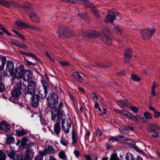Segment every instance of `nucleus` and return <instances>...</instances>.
<instances>
[{
	"instance_id": "3c124183",
	"label": "nucleus",
	"mask_w": 160,
	"mask_h": 160,
	"mask_svg": "<svg viewBox=\"0 0 160 160\" xmlns=\"http://www.w3.org/2000/svg\"><path fill=\"white\" fill-rule=\"evenodd\" d=\"M144 115L145 118L147 119H151L152 118L151 114L148 112H145Z\"/></svg>"
},
{
	"instance_id": "20e7f679",
	"label": "nucleus",
	"mask_w": 160,
	"mask_h": 160,
	"mask_svg": "<svg viewBox=\"0 0 160 160\" xmlns=\"http://www.w3.org/2000/svg\"><path fill=\"white\" fill-rule=\"evenodd\" d=\"M6 70L4 72V75L8 76H12L13 72L14 70V65L13 62L11 60H8L6 62Z\"/></svg>"
},
{
	"instance_id": "6ab92c4d",
	"label": "nucleus",
	"mask_w": 160,
	"mask_h": 160,
	"mask_svg": "<svg viewBox=\"0 0 160 160\" xmlns=\"http://www.w3.org/2000/svg\"><path fill=\"white\" fill-rule=\"evenodd\" d=\"M32 5L29 2H25L23 3L22 7L26 11L27 14L28 12H31L32 10H34L31 7Z\"/></svg>"
},
{
	"instance_id": "680f3d73",
	"label": "nucleus",
	"mask_w": 160,
	"mask_h": 160,
	"mask_svg": "<svg viewBox=\"0 0 160 160\" xmlns=\"http://www.w3.org/2000/svg\"><path fill=\"white\" fill-rule=\"evenodd\" d=\"M47 153V152L46 149H45L44 151H40L39 153L40 155V156H41L43 157V156H45L46 155L48 154Z\"/></svg>"
},
{
	"instance_id": "774afa93",
	"label": "nucleus",
	"mask_w": 160,
	"mask_h": 160,
	"mask_svg": "<svg viewBox=\"0 0 160 160\" xmlns=\"http://www.w3.org/2000/svg\"><path fill=\"white\" fill-rule=\"evenodd\" d=\"M74 154L75 156L77 157V158H78L80 155L79 152L78 150H75L74 152Z\"/></svg>"
},
{
	"instance_id": "a211bd4d",
	"label": "nucleus",
	"mask_w": 160,
	"mask_h": 160,
	"mask_svg": "<svg viewBox=\"0 0 160 160\" xmlns=\"http://www.w3.org/2000/svg\"><path fill=\"white\" fill-rule=\"evenodd\" d=\"M125 63L128 62L132 56L131 51L129 48H127L124 50Z\"/></svg>"
},
{
	"instance_id": "cd10ccee",
	"label": "nucleus",
	"mask_w": 160,
	"mask_h": 160,
	"mask_svg": "<svg viewBox=\"0 0 160 160\" xmlns=\"http://www.w3.org/2000/svg\"><path fill=\"white\" fill-rule=\"evenodd\" d=\"M6 62V58L4 57H0V71L4 69L5 65Z\"/></svg>"
},
{
	"instance_id": "7c9ffc66",
	"label": "nucleus",
	"mask_w": 160,
	"mask_h": 160,
	"mask_svg": "<svg viewBox=\"0 0 160 160\" xmlns=\"http://www.w3.org/2000/svg\"><path fill=\"white\" fill-rule=\"evenodd\" d=\"M48 91L47 90L38 91V94L41 96V99H45L46 98Z\"/></svg>"
},
{
	"instance_id": "4c0bfd02",
	"label": "nucleus",
	"mask_w": 160,
	"mask_h": 160,
	"mask_svg": "<svg viewBox=\"0 0 160 160\" xmlns=\"http://www.w3.org/2000/svg\"><path fill=\"white\" fill-rule=\"evenodd\" d=\"M126 160H134V157L133 154L130 153H127L125 156Z\"/></svg>"
},
{
	"instance_id": "9d476101",
	"label": "nucleus",
	"mask_w": 160,
	"mask_h": 160,
	"mask_svg": "<svg viewBox=\"0 0 160 160\" xmlns=\"http://www.w3.org/2000/svg\"><path fill=\"white\" fill-rule=\"evenodd\" d=\"M0 3L8 8H10V5L14 8H20L21 7V4L13 1H11L9 2L5 0H0Z\"/></svg>"
},
{
	"instance_id": "49530a36",
	"label": "nucleus",
	"mask_w": 160,
	"mask_h": 160,
	"mask_svg": "<svg viewBox=\"0 0 160 160\" xmlns=\"http://www.w3.org/2000/svg\"><path fill=\"white\" fill-rule=\"evenodd\" d=\"M6 156L5 152L0 150V160H5Z\"/></svg>"
},
{
	"instance_id": "0e129e2a",
	"label": "nucleus",
	"mask_w": 160,
	"mask_h": 160,
	"mask_svg": "<svg viewBox=\"0 0 160 160\" xmlns=\"http://www.w3.org/2000/svg\"><path fill=\"white\" fill-rule=\"evenodd\" d=\"M60 63L64 66H69L70 65V63L68 62L62 61L60 62Z\"/></svg>"
},
{
	"instance_id": "ddd939ff",
	"label": "nucleus",
	"mask_w": 160,
	"mask_h": 160,
	"mask_svg": "<svg viewBox=\"0 0 160 160\" xmlns=\"http://www.w3.org/2000/svg\"><path fill=\"white\" fill-rule=\"evenodd\" d=\"M8 156L12 160H21L22 159V154H18L13 151L11 150L8 153Z\"/></svg>"
},
{
	"instance_id": "c85d7f7f",
	"label": "nucleus",
	"mask_w": 160,
	"mask_h": 160,
	"mask_svg": "<svg viewBox=\"0 0 160 160\" xmlns=\"http://www.w3.org/2000/svg\"><path fill=\"white\" fill-rule=\"evenodd\" d=\"M54 130L55 133L58 135L60 134L61 127L60 123L57 122L54 125Z\"/></svg>"
},
{
	"instance_id": "603ef678",
	"label": "nucleus",
	"mask_w": 160,
	"mask_h": 160,
	"mask_svg": "<svg viewBox=\"0 0 160 160\" xmlns=\"http://www.w3.org/2000/svg\"><path fill=\"white\" fill-rule=\"evenodd\" d=\"M110 160H119L117 154L115 153L111 155Z\"/></svg>"
},
{
	"instance_id": "0eeeda50",
	"label": "nucleus",
	"mask_w": 160,
	"mask_h": 160,
	"mask_svg": "<svg viewBox=\"0 0 160 160\" xmlns=\"http://www.w3.org/2000/svg\"><path fill=\"white\" fill-rule=\"evenodd\" d=\"M72 121L70 119H63L62 121V129L66 133H68L71 126Z\"/></svg>"
},
{
	"instance_id": "412c9836",
	"label": "nucleus",
	"mask_w": 160,
	"mask_h": 160,
	"mask_svg": "<svg viewBox=\"0 0 160 160\" xmlns=\"http://www.w3.org/2000/svg\"><path fill=\"white\" fill-rule=\"evenodd\" d=\"M1 130L5 131H8L9 130L10 127L9 124L4 121H2L0 123Z\"/></svg>"
},
{
	"instance_id": "2f4dec72",
	"label": "nucleus",
	"mask_w": 160,
	"mask_h": 160,
	"mask_svg": "<svg viewBox=\"0 0 160 160\" xmlns=\"http://www.w3.org/2000/svg\"><path fill=\"white\" fill-rule=\"evenodd\" d=\"M15 24L18 28H28V25H27L23 22H16Z\"/></svg>"
},
{
	"instance_id": "f3484780",
	"label": "nucleus",
	"mask_w": 160,
	"mask_h": 160,
	"mask_svg": "<svg viewBox=\"0 0 160 160\" xmlns=\"http://www.w3.org/2000/svg\"><path fill=\"white\" fill-rule=\"evenodd\" d=\"M32 71L27 69L24 70L23 73V75L22 78H23L24 81H26L27 80H30L32 78Z\"/></svg>"
},
{
	"instance_id": "9b49d317",
	"label": "nucleus",
	"mask_w": 160,
	"mask_h": 160,
	"mask_svg": "<svg viewBox=\"0 0 160 160\" xmlns=\"http://www.w3.org/2000/svg\"><path fill=\"white\" fill-rule=\"evenodd\" d=\"M34 152L33 150L28 148L25 152V156L22 154V159L21 160H31L33 158Z\"/></svg>"
},
{
	"instance_id": "39448f33",
	"label": "nucleus",
	"mask_w": 160,
	"mask_h": 160,
	"mask_svg": "<svg viewBox=\"0 0 160 160\" xmlns=\"http://www.w3.org/2000/svg\"><path fill=\"white\" fill-rule=\"evenodd\" d=\"M24 70V66L23 65H20L18 68L14 70L12 76L18 79L21 78L23 75Z\"/></svg>"
},
{
	"instance_id": "4d7b16f0",
	"label": "nucleus",
	"mask_w": 160,
	"mask_h": 160,
	"mask_svg": "<svg viewBox=\"0 0 160 160\" xmlns=\"http://www.w3.org/2000/svg\"><path fill=\"white\" fill-rule=\"evenodd\" d=\"M92 96L95 102H97L98 100V97L94 93H92Z\"/></svg>"
},
{
	"instance_id": "7ed1b4c3",
	"label": "nucleus",
	"mask_w": 160,
	"mask_h": 160,
	"mask_svg": "<svg viewBox=\"0 0 160 160\" xmlns=\"http://www.w3.org/2000/svg\"><path fill=\"white\" fill-rule=\"evenodd\" d=\"M79 35L83 36L85 38H94L98 37L100 35V33L98 31L95 30H89L87 33L82 31L79 32Z\"/></svg>"
},
{
	"instance_id": "a18cd8bd",
	"label": "nucleus",
	"mask_w": 160,
	"mask_h": 160,
	"mask_svg": "<svg viewBox=\"0 0 160 160\" xmlns=\"http://www.w3.org/2000/svg\"><path fill=\"white\" fill-rule=\"evenodd\" d=\"M103 34H104L103 36H104L105 35H107L111 36V31L109 29L107 28H104L103 30Z\"/></svg>"
},
{
	"instance_id": "37998d69",
	"label": "nucleus",
	"mask_w": 160,
	"mask_h": 160,
	"mask_svg": "<svg viewBox=\"0 0 160 160\" xmlns=\"http://www.w3.org/2000/svg\"><path fill=\"white\" fill-rule=\"evenodd\" d=\"M72 143L74 146H75L77 145V141L76 139V135L74 133H73L72 134Z\"/></svg>"
},
{
	"instance_id": "f704fd0d",
	"label": "nucleus",
	"mask_w": 160,
	"mask_h": 160,
	"mask_svg": "<svg viewBox=\"0 0 160 160\" xmlns=\"http://www.w3.org/2000/svg\"><path fill=\"white\" fill-rule=\"evenodd\" d=\"M16 133L18 136H23L26 134V132L23 128L18 129L16 131Z\"/></svg>"
},
{
	"instance_id": "b1692460",
	"label": "nucleus",
	"mask_w": 160,
	"mask_h": 160,
	"mask_svg": "<svg viewBox=\"0 0 160 160\" xmlns=\"http://www.w3.org/2000/svg\"><path fill=\"white\" fill-rule=\"evenodd\" d=\"M47 101L58 100V97L57 93L55 92H52L47 98Z\"/></svg>"
},
{
	"instance_id": "4be33fe9",
	"label": "nucleus",
	"mask_w": 160,
	"mask_h": 160,
	"mask_svg": "<svg viewBox=\"0 0 160 160\" xmlns=\"http://www.w3.org/2000/svg\"><path fill=\"white\" fill-rule=\"evenodd\" d=\"M19 52L29 57L30 56L32 58H34L35 60H36L37 61H38L40 63H42V62L40 61V60L39 58H38L36 56H35L34 54H33L32 53H27V52H23L22 51H20Z\"/></svg>"
},
{
	"instance_id": "2eb2a0df",
	"label": "nucleus",
	"mask_w": 160,
	"mask_h": 160,
	"mask_svg": "<svg viewBox=\"0 0 160 160\" xmlns=\"http://www.w3.org/2000/svg\"><path fill=\"white\" fill-rule=\"evenodd\" d=\"M15 87L20 91H21L22 90L24 93H25L26 94H27V86L21 80L20 81L17 83Z\"/></svg>"
},
{
	"instance_id": "f8f14e48",
	"label": "nucleus",
	"mask_w": 160,
	"mask_h": 160,
	"mask_svg": "<svg viewBox=\"0 0 160 160\" xmlns=\"http://www.w3.org/2000/svg\"><path fill=\"white\" fill-rule=\"evenodd\" d=\"M31 95L32 97L31 98V104L32 107H37L38 106L39 102L40 96L35 94Z\"/></svg>"
},
{
	"instance_id": "ea45409f",
	"label": "nucleus",
	"mask_w": 160,
	"mask_h": 160,
	"mask_svg": "<svg viewBox=\"0 0 160 160\" xmlns=\"http://www.w3.org/2000/svg\"><path fill=\"white\" fill-rule=\"evenodd\" d=\"M46 150L48 154L54 153L55 152L54 149L51 146H48Z\"/></svg>"
},
{
	"instance_id": "c9c22d12",
	"label": "nucleus",
	"mask_w": 160,
	"mask_h": 160,
	"mask_svg": "<svg viewBox=\"0 0 160 160\" xmlns=\"http://www.w3.org/2000/svg\"><path fill=\"white\" fill-rule=\"evenodd\" d=\"M41 82L43 87L44 90L49 91V88L48 83L46 82L44 79H42Z\"/></svg>"
},
{
	"instance_id": "aec40b11",
	"label": "nucleus",
	"mask_w": 160,
	"mask_h": 160,
	"mask_svg": "<svg viewBox=\"0 0 160 160\" xmlns=\"http://www.w3.org/2000/svg\"><path fill=\"white\" fill-rule=\"evenodd\" d=\"M21 92L22 91H20L14 87L11 92L12 97L14 98H18L21 94Z\"/></svg>"
},
{
	"instance_id": "a19ab883",
	"label": "nucleus",
	"mask_w": 160,
	"mask_h": 160,
	"mask_svg": "<svg viewBox=\"0 0 160 160\" xmlns=\"http://www.w3.org/2000/svg\"><path fill=\"white\" fill-rule=\"evenodd\" d=\"M123 138V136H118L116 137H112L111 138H110L109 141H111V140H112L113 141H120Z\"/></svg>"
},
{
	"instance_id": "f03ea898",
	"label": "nucleus",
	"mask_w": 160,
	"mask_h": 160,
	"mask_svg": "<svg viewBox=\"0 0 160 160\" xmlns=\"http://www.w3.org/2000/svg\"><path fill=\"white\" fill-rule=\"evenodd\" d=\"M57 32L58 33L59 37L61 39L66 37L69 38L74 35V33L72 30L63 25L58 26Z\"/></svg>"
},
{
	"instance_id": "864d4df0",
	"label": "nucleus",
	"mask_w": 160,
	"mask_h": 160,
	"mask_svg": "<svg viewBox=\"0 0 160 160\" xmlns=\"http://www.w3.org/2000/svg\"><path fill=\"white\" fill-rule=\"evenodd\" d=\"M97 65L99 67H102L104 68H108L109 67H110V65H107L104 63H101L99 62L97 63Z\"/></svg>"
},
{
	"instance_id": "6e6552de",
	"label": "nucleus",
	"mask_w": 160,
	"mask_h": 160,
	"mask_svg": "<svg viewBox=\"0 0 160 160\" xmlns=\"http://www.w3.org/2000/svg\"><path fill=\"white\" fill-rule=\"evenodd\" d=\"M61 1L71 3H76L81 2L83 5L86 7L92 8L93 4L88 0H61Z\"/></svg>"
},
{
	"instance_id": "de8ad7c7",
	"label": "nucleus",
	"mask_w": 160,
	"mask_h": 160,
	"mask_svg": "<svg viewBox=\"0 0 160 160\" xmlns=\"http://www.w3.org/2000/svg\"><path fill=\"white\" fill-rule=\"evenodd\" d=\"M0 29L3 32L11 36V34L8 31L6 30L5 28L2 24L0 23Z\"/></svg>"
},
{
	"instance_id": "5701e85b",
	"label": "nucleus",
	"mask_w": 160,
	"mask_h": 160,
	"mask_svg": "<svg viewBox=\"0 0 160 160\" xmlns=\"http://www.w3.org/2000/svg\"><path fill=\"white\" fill-rule=\"evenodd\" d=\"M119 105L122 108H123L129 107L131 105V104L126 99H125L119 101Z\"/></svg>"
},
{
	"instance_id": "79ce46f5",
	"label": "nucleus",
	"mask_w": 160,
	"mask_h": 160,
	"mask_svg": "<svg viewBox=\"0 0 160 160\" xmlns=\"http://www.w3.org/2000/svg\"><path fill=\"white\" fill-rule=\"evenodd\" d=\"M15 140V139L13 137L9 136H8L6 140V143L7 144H10L13 142Z\"/></svg>"
},
{
	"instance_id": "473e14b6",
	"label": "nucleus",
	"mask_w": 160,
	"mask_h": 160,
	"mask_svg": "<svg viewBox=\"0 0 160 160\" xmlns=\"http://www.w3.org/2000/svg\"><path fill=\"white\" fill-rule=\"evenodd\" d=\"M91 11H92L93 15L97 18H99L100 17V15L98 13V11L97 8L95 7H92L91 8Z\"/></svg>"
},
{
	"instance_id": "1a4fd4ad",
	"label": "nucleus",
	"mask_w": 160,
	"mask_h": 160,
	"mask_svg": "<svg viewBox=\"0 0 160 160\" xmlns=\"http://www.w3.org/2000/svg\"><path fill=\"white\" fill-rule=\"evenodd\" d=\"M155 32V29L148 28L142 30L141 32L142 37L144 39L150 38Z\"/></svg>"
},
{
	"instance_id": "393cba45",
	"label": "nucleus",
	"mask_w": 160,
	"mask_h": 160,
	"mask_svg": "<svg viewBox=\"0 0 160 160\" xmlns=\"http://www.w3.org/2000/svg\"><path fill=\"white\" fill-rule=\"evenodd\" d=\"M72 76L76 79L79 82H82L83 80L82 78L79 74L78 72H73L72 75Z\"/></svg>"
},
{
	"instance_id": "13d9d810",
	"label": "nucleus",
	"mask_w": 160,
	"mask_h": 160,
	"mask_svg": "<svg viewBox=\"0 0 160 160\" xmlns=\"http://www.w3.org/2000/svg\"><path fill=\"white\" fill-rule=\"evenodd\" d=\"M130 109L134 113L137 112L138 111V108L134 106H131Z\"/></svg>"
},
{
	"instance_id": "bf43d9fd",
	"label": "nucleus",
	"mask_w": 160,
	"mask_h": 160,
	"mask_svg": "<svg viewBox=\"0 0 160 160\" xmlns=\"http://www.w3.org/2000/svg\"><path fill=\"white\" fill-rule=\"evenodd\" d=\"M102 133V132L99 129H97L96 131V135L98 137H100Z\"/></svg>"
},
{
	"instance_id": "052dcab7",
	"label": "nucleus",
	"mask_w": 160,
	"mask_h": 160,
	"mask_svg": "<svg viewBox=\"0 0 160 160\" xmlns=\"http://www.w3.org/2000/svg\"><path fill=\"white\" fill-rule=\"evenodd\" d=\"M24 61L28 65H32V66H35L36 65V64L34 63H33L31 62H30L27 59H24Z\"/></svg>"
},
{
	"instance_id": "58836bf2",
	"label": "nucleus",
	"mask_w": 160,
	"mask_h": 160,
	"mask_svg": "<svg viewBox=\"0 0 160 160\" xmlns=\"http://www.w3.org/2000/svg\"><path fill=\"white\" fill-rule=\"evenodd\" d=\"M28 29L34 31H36L38 32L41 31L40 29L38 27L30 25H28Z\"/></svg>"
},
{
	"instance_id": "5fc2aeb1",
	"label": "nucleus",
	"mask_w": 160,
	"mask_h": 160,
	"mask_svg": "<svg viewBox=\"0 0 160 160\" xmlns=\"http://www.w3.org/2000/svg\"><path fill=\"white\" fill-rule=\"evenodd\" d=\"M10 42L13 45L17 47L19 43V41L17 40L12 39L10 40Z\"/></svg>"
},
{
	"instance_id": "338daca9",
	"label": "nucleus",
	"mask_w": 160,
	"mask_h": 160,
	"mask_svg": "<svg viewBox=\"0 0 160 160\" xmlns=\"http://www.w3.org/2000/svg\"><path fill=\"white\" fill-rule=\"evenodd\" d=\"M43 157L41 156H37L35 157V160H43Z\"/></svg>"
},
{
	"instance_id": "c756f323",
	"label": "nucleus",
	"mask_w": 160,
	"mask_h": 160,
	"mask_svg": "<svg viewBox=\"0 0 160 160\" xmlns=\"http://www.w3.org/2000/svg\"><path fill=\"white\" fill-rule=\"evenodd\" d=\"M78 16L80 17L81 18L83 19L85 21L88 23L90 22L89 18L87 16L86 13H82V14L80 13L78 14Z\"/></svg>"
},
{
	"instance_id": "bb28decb",
	"label": "nucleus",
	"mask_w": 160,
	"mask_h": 160,
	"mask_svg": "<svg viewBox=\"0 0 160 160\" xmlns=\"http://www.w3.org/2000/svg\"><path fill=\"white\" fill-rule=\"evenodd\" d=\"M111 36L105 35L102 38V40L108 45H110L112 43L111 39Z\"/></svg>"
},
{
	"instance_id": "c03bdc74",
	"label": "nucleus",
	"mask_w": 160,
	"mask_h": 160,
	"mask_svg": "<svg viewBox=\"0 0 160 160\" xmlns=\"http://www.w3.org/2000/svg\"><path fill=\"white\" fill-rule=\"evenodd\" d=\"M30 140L29 139L27 138H23L21 142V145L23 147L24 146L27 144V142H29Z\"/></svg>"
},
{
	"instance_id": "e433bc0d",
	"label": "nucleus",
	"mask_w": 160,
	"mask_h": 160,
	"mask_svg": "<svg viewBox=\"0 0 160 160\" xmlns=\"http://www.w3.org/2000/svg\"><path fill=\"white\" fill-rule=\"evenodd\" d=\"M59 158L62 160H66L67 158L65 152L64 151H61L58 154Z\"/></svg>"
},
{
	"instance_id": "dca6fc26",
	"label": "nucleus",
	"mask_w": 160,
	"mask_h": 160,
	"mask_svg": "<svg viewBox=\"0 0 160 160\" xmlns=\"http://www.w3.org/2000/svg\"><path fill=\"white\" fill-rule=\"evenodd\" d=\"M148 130L149 132H154L158 133V131L159 129V127L156 123H150L148 125Z\"/></svg>"
},
{
	"instance_id": "8fccbe9b",
	"label": "nucleus",
	"mask_w": 160,
	"mask_h": 160,
	"mask_svg": "<svg viewBox=\"0 0 160 160\" xmlns=\"http://www.w3.org/2000/svg\"><path fill=\"white\" fill-rule=\"evenodd\" d=\"M131 79L134 81H138L141 80V79L137 75L132 74L131 76Z\"/></svg>"
},
{
	"instance_id": "a878e982",
	"label": "nucleus",
	"mask_w": 160,
	"mask_h": 160,
	"mask_svg": "<svg viewBox=\"0 0 160 160\" xmlns=\"http://www.w3.org/2000/svg\"><path fill=\"white\" fill-rule=\"evenodd\" d=\"M116 18V16L113 14V15L109 14L107 15L104 21L107 23L112 22Z\"/></svg>"
},
{
	"instance_id": "e2e57ef3",
	"label": "nucleus",
	"mask_w": 160,
	"mask_h": 160,
	"mask_svg": "<svg viewBox=\"0 0 160 160\" xmlns=\"http://www.w3.org/2000/svg\"><path fill=\"white\" fill-rule=\"evenodd\" d=\"M69 96L70 98L72 100L73 103L74 104H75L77 102V100L76 99L75 97L73 95L71 94H69Z\"/></svg>"
},
{
	"instance_id": "72a5a7b5",
	"label": "nucleus",
	"mask_w": 160,
	"mask_h": 160,
	"mask_svg": "<svg viewBox=\"0 0 160 160\" xmlns=\"http://www.w3.org/2000/svg\"><path fill=\"white\" fill-rule=\"evenodd\" d=\"M2 73L0 72V92H2L5 89V87L2 81Z\"/></svg>"
},
{
	"instance_id": "09e8293b",
	"label": "nucleus",
	"mask_w": 160,
	"mask_h": 160,
	"mask_svg": "<svg viewBox=\"0 0 160 160\" xmlns=\"http://www.w3.org/2000/svg\"><path fill=\"white\" fill-rule=\"evenodd\" d=\"M113 32L116 33L120 34L121 33V31L120 27L118 26H115L113 29Z\"/></svg>"
},
{
	"instance_id": "423d86ee",
	"label": "nucleus",
	"mask_w": 160,
	"mask_h": 160,
	"mask_svg": "<svg viewBox=\"0 0 160 160\" xmlns=\"http://www.w3.org/2000/svg\"><path fill=\"white\" fill-rule=\"evenodd\" d=\"M37 89L36 83L32 80L28 82L27 94L32 95L35 94Z\"/></svg>"
},
{
	"instance_id": "4468645a",
	"label": "nucleus",
	"mask_w": 160,
	"mask_h": 160,
	"mask_svg": "<svg viewBox=\"0 0 160 160\" xmlns=\"http://www.w3.org/2000/svg\"><path fill=\"white\" fill-rule=\"evenodd\" d=\"M28 15L30 19L34 22L38 23L40 21L39 17L35 13L34 10H32L31 12H28Z\"/></svg>"
},
{
	"instance_id": "f257e3e1",
	"label": "nucleus",
	"mask_w": 160,
	"mask_h": 160,
	"mask_svg": "<svg viewBox=\"0 0 160 160\" xmlns=\"http://www.w3.org/2000/svg\"><path fill=\"white\" fill-rule=\"evenodd\" d=\"M48 106L52 108L51 119L53 121H55L57 119V121H59L62 118L63 112L61 110V108L63 105L62 102H60L58 107L56 108L58 101L55 100L48 101Z\"/></svg>"
},
{
	"instance_id": "69168bd1",
	"label": "nucleus",
	"mask_w": 160,
	"mask_h": 160,
	"mask_svg": "<svg viewBox=\"0 0 160 160\" xmlns=\"http://www.w3.org/2000/svg\"><path fill=\"white\" fill-rule=\"evenodd\" d=\"M154 116L155 118H158L160 116V112L156 111L154 112Z\"/></svg>"
},
{
	"instance_id": "6e6d98bb",
	"label": "nucleus",
	"mask_w": 160,
	"mask_h": 160,
	"mask_svg": "<svg viewBox=\"0 0 160 160\" xmlns=\"http://www.w3.org/2000/svg\"><path fill=\"white\" fill-rule=\"evenodd\" d=\"M133 148H134L138 152L142 154L143 153V152L139 149L137 146L134 145V144H133Z\"/></svg>"
}]
</instances>
